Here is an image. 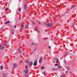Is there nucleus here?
I'll return each mask as SVG.
<instances>
[{"label":"nucleus","instance_id":"1","mask_svg":"<svg viewBox=\"0 0 77 77\" xmlns=\"http://www.w3.org/2000/svg\"><path fill=\"white\" fill-rule=\"evenodd\" d=\"M45 25L49 26V27H51L52 26H53V23H49L48 22H45Z\"/></svg>","mask_w":77,"mask_h":77},{"label":"nucleus","instance_id":"2","mask_svg":"<svg viewBox=\"0 0 77 77\" xmlns=\"http://www.w3.org/2000/svg\"><path fill=\"white\" fill-rule=\"evenodd\" d=\"M33 65V62L32 61H30L29 62V66L31 67Z\"/></svg>","mask_w":77,"mask_h":77},{"label":"nucleus","instance_id":"3","mask_svg":"<svg viewBox=\"0 0 77 77\" xmlns=\"http://www.w3.org/2000/svg\"><path fill=\"white\" fill-rule=\"evenodd\" d=\"M33 65L34 66H36V65H37V60L34 61Z\"/></svg>","mask_w":77,"mask_h":77},{"label":"nucleus","instance_id":"4","mask_svg":"<svg viewBox=\"0 0 77 77\" xmlns=\"http://www.w3.org/2000/svg\"><path fill=\"white\" fill-rule=\"evenodd\" d=\"M42 57H41L40 58V59L38 61L39 63H41L42 62Z\"/></svg>","mask_w":77,"mask_h":77},{"label":"nucleus","instance_id":"5","mask_svg":"<svg viewBox=\"0 0 77 77\" xmlns=\"http://www.w3.org/2000/svg\"><path fill=\"white\" fill-rule=\"evenodd\" d=\"M22 49L19 48L18 49V51H19V53H21V52H22Z\"/></svg>","mask_w":77,"mask_h":77},{"label":"nucleus","instance_id":"6","mask_svg":"<svg viewBox=\"0 0 77 77\" xmlns=\"http://www.w3.org/2000/svg\"><path fill=\"white\" fill-rule=\"evenodd\" d=\"M13 65V67H14V68H17V65L15 63H14Z\"/></svg>","mask_w":77,"mask_h":77},{"label":"nucleus","instance_id":"7","mask_svg":"<svg viewBox=\"0 0 77 77\" xmlns=\"http://www.w3.org/2000/svg\"><path fill=\"white\" fill-rule=\"evenodd\" d=\"M23 8L24 9H26V8H27V5L26 4H24Z\"/></svg>","mask_w":77,"mask_h":77},{"label":"nucleus","instance_id":"8","mask_svg":"<svg viewBox=\"0 0 77 77\" xmlns=\"http://www.w3.org/2000/svg\"><path fill=\"white\" fill-rule=\"evenodd\" d=\"M10 22L9 21H8L6 22H5V24H6L8 23H10Z\"/></svg>","mask_w":77,"mask_h":77},{"label":"nucleus","instance_id":"9","mask_svg":"<svg viewBox=\"0 0 77 77\" xmlns=\"http://www.w3.org/2000/svg\"><path fill=\"white\" fill-rule=\"evenodd\" d=\"M21 29H23V28H24V25H23V24H21Z\"/></svg>","mask_w":77,"mask_h":77},{"label":"nucleus","instance_id":"10","mask_svg":"<svg viewBox=\"0 0 77 77\" xmlns=\"http://www.w3.org/2000/svg\"><path fill=\"white\" fill-rule=\"evenodd\" d=\"M52 70L53 71H57V69H53Z\"/></svg>","mask_w":77,"mask_h":77},{"label":"nucleus","instance_id":"11","mask_svg":"<svg viewBox=\"0 0 77 77\" xmlns=\"http://www.w3.org/2000/svg\"><path fill=\"white\" fill-rule=\"evenodd\" d=\"M75 5H72L71 7V8L72 9L73 8H75Z\"/></svg>","mask_w":77,"mask_h":77},{"label":"nucleus","instance_id":"12","mask_svg":"<svg viewBox=\"0 0 77 77\" xmlns=\"http://www.w3.org/2000/svg\"><path fill=\"white\" fill-rule=\"evenodd\" d=\"M28 70H25L24 71V72L25 73H28Z\"/></svg>","mask_w":77,"mask_h":77},{"label":"nucleus","instance_id":"13","mask_svg":"<svg viewBox=\"0 0 77 77\" xmlns=\"http://www.w3.org/2000/svg\"><path fill=\"white\" fill-rule=\"evenodd\" d=\"M41 69H44V68H45V67L44 66H42L41 67Z\"/></svg>","mask_w":77,"mask_h":77},{"label":"nucleus","instance_id":"14","mask_svg":"<svg viewBox=\"0 0 77 77\" xmlns=\"http://www.w3.org/2000/svg\"><path fill=\"white\" fill-rule=\"evenodd\" d=\"M5 48V47L0 48V50H3Z\"/></svg>","mask_w":77,"mask_h":77},{"label":"nucleus","instance_id":"15","mask_svg":"<svg viewBox=\"0 0 77 77\" xmlns=\"http://www.w3.org/2000/svg\"><path fill=\"white\" fill-rule=\"evenodd\" d=\"M25 77H28V75H27V74L25 73Z\"/></svg>","mask_w":77,"mask_h":77},{"label":"nucleus","instance_id":"16","mask_svg":"<svg viewBox=\"0 0 77 77\" xmlns=\"http://www.w3.org/2000/svg\"><path fill=\"white\" fill-rule=\"evenodd\" d=\"M28 27H29V26L28 25H26V26L25 27V28L26 29H28Z\"/></svg>","mask_w":77,"mask_h":77},{"label":"nucleus","instance_id":"17","mask_svg":"<svg viewBox=\"0 0 77 77\" xmlns=\"http://www.w3.org/2000/svg\"><path fill=\"white\" fill-rule=\"evenodd\" d=\"M64 53L65 54H67V55H68V52H64Z\"/></svg>","mask_w":77,"mask_h":77},{"label":"nucleus","instance_id":"18","mask_svg":"<svg viewBox=\"0 0 77 77\" xmlns=\"http://www.w3.org/2000/svg\"><path fill=\"white\" fill-rule=\"evenodd\" d=\"M0 68H1V70H3V66H0Z\"/></svg>","mask_w":77,"mask_h":77},{"label":"nucleus","instance_id":"19","mask_svg":"<svg viewBox=\"0 0 77 77\" xmlns=\"http://www.w3.org/2000/svg\"><path fill=\"white\" fill-rule=\"evenodd\" d=\"M37 33H39V32H40V31L39 30H38L37 31Z\"/></svg>","mask_w":77,"mask_h":77},{"label":"nucleus","instance_id":"20","mask_svg":"<svg viewBox=\"0 0 77 77\" xmlns=\"http://www.w3.org/2000/svg\"><path fill=\"white\" fill-rule=\"evenodd\" d=\"M75 23H73L72 25V26H74V25H75Z\"/></svg>","mask_w":77,"mask_h":77},{"label":"nucleus","instance_id":"21","mask_svg":"<svg viewBox=\"0 0 77 77\" xmlns=\"http://www.w3.org/2000/svg\"><path fill=\"white\" fill-rule=\"evenodd\" d=\"M58 68H59V69H61L62 68V66H58Z\"/></svg>","mask_w":77,"mask_h":77},{"label":"nucleus","instance_id":"22","mask_svg":"<svg viewBox=\"0 0 77 77\" xmlns=\"http://www.w3.org/2000/svg\"><path fill=\"white\" fill-rule=\"evenodd\" d=\"M38 29V26H35V29Z\"/></svg>","mask_w":77,"mask_h":77},{"label":"nucleus","instance_id":"23","mask_svg":"<svg viewBox=\"0 0 77 77\" xmlns=\"http://www.w3.org/2000/svg\"><path fill=\"white\" fill-rule=\"evenodd\" d=\"M56 63H58V59H57L56 61Z\"/></svg>","mask_w":77,"mask_h":77},{"label":"nucleus","instance_id":"24","mask_svg":"<svg viewBox=\"0 0 77 77\" xmlns=\"http://www.w3.org/2000/svg\"><path fill=\"white\" fill-rule=\"evenodd\" d=\"M19 12H20V11H21V8H19Z\"/></svg>","mask_w":77,"mask_h":77},{"label":"nucleus","instance_id":"25","mask_svg":"<svg viewBox=\"0 0 77 77\" xmlns=\"http://www.w3.org/2000/svg\"><path fill=\"white\" fill-rule=\"evenodd\" d=\"M8 10V8H6L5 10V11H7Z\"/></svg>","mask_w":77,"mask_h":77},{"label":"nucleus","instance_id":"26","mask_svg":"<svg viewBox=\"0 0 77 77\" xmlns=\"http://www.w3.org/2000/svg\"><path fill=\"white\" fill-rule=\"evenodd\" d=\"M66 68L67 69H68V70L69 69V67H66Z\"/></svg>","mask_w":77,"mask_h":77},{"label":"nucleus","instance_id":"27","mask_svg":"<svg viewBox=\"0 0 77 77\" xmlns=\"http://www.w3.org/2000/svg\"><path fill=\"white\" fill-rule=\"evenodd\" d=\"M55 66H57V64H56L55 65Z\"/></svg>","mask_w":77,"mask_h":77},{"label":"nucleus","instance_id":"28","mask_svg":"<svg viewBox=\"0 0 77 77\" xmlns=\"http://www.w3.org/2000/svg\"><path fill=\"white\" fill-rule=\"evenodd\" d=\"M25 68L26 69H27V66H25Z\"/></svg>","mask_w":77,"mask_h":77},{"label":"nucleus","instance_id":"29","mask_svg":"<svg viewBox=\"0 0 77 77\" xmlns=\"http://www.w3.org/2000/svg\"><path fill=\"white\" fill-rule=\"evenodd\" d=\"M38 23H39V24H41V23H40V22H39V21H38Z\"/></svg>","mask_w":77,"mask_h":77},{"label":"nucleus","instance_id":"30","mask_svg":"<svg viewBox=\"0 0 77 77\" xmlns=\"http://www.w3.org/2000/svg\"><path fill=\"white\" fill-rule=\"evenodd\" d=\"M22 62H23V61L21 60V61L20 62V63H21Z\"/></svg>","mask_w":77,"mask_h":77},{"label":"nucleus","instance_id":"31","mask_svg":"<svg viewBox=\"0 0 77 77\" xmlns=\"http://www.w3.org/2000/svg\"><path fill=\"white\" fill-rule=\"evenodd\" d=\"M11 34H14V31H12Z\"/></svg>","mask_w":77,"mask_h":77},{"label":"nucleus","instance_id":"32","mask_svg":"<svg viewBox=\"0 0 77 77\" xmlns=\"http://www.w3.org/2000/svg\"><path fill=\"white\" fill-rule=\"evenodd\" d=\"M45 75H47V73H45Z\"/></svg>","mask_w":77,"mask_h":77},{"label":"nucleus","instance_id":"33","mask_svg":"<svg viewBox=\"0 0 77 77\" xmlns=\"http://www.w3.org/2000/svg\"><path fill=\"white\" fill-rule=\"evenodd\" d=\"M15 28H17V26L15 25L14 26Z\"/></svg>","mask_w":77,"mask_h":77},{"label":"nucleus","instance_id":"34","mask_svg":"<svg viewBox=\"0 0 77 77\" xmlns=\"http://www.w3.org/2000/svg\"><path fill=\"white\" fill-rule=\"evenodd\" d=\"M4 46H6V44H4Z\"/></svg>","mask_w":77,"mask_h":77},{"label":"nucleus","instance_id":"35","mask_svg":"<svg viewBox=\"0 0 77 77\" xmlns=\"http://www.w3.org/2000/svg\"><path fill=\"white\" fill-rule=\"evenodd\" d=\"M32 25H34L35 24H34V23H32Z\"/></svg>","mask_w":77,"mask_h":77},{"label":"nucleus","instance_id":"36","mask_svg":"<svg viewBox=\"0 0 77 77\" xmlns=\"http://www.w3.org/2000/svg\"><path fill=\"white\" fill-rule=\"evenodd\" d=\"M2 45H0V48H1V47H2Z\"/></svg>","mask_w":77,"mask_h":77},{"label":"nucleus","instance_id":"37","mask_svg":"<svg viewBox=\"0 0 77 77\" xmlns=\"http://www.w3.org/2000/svg\"><path fill=\"white\" fill-rule=\"evenodd\" d=\"M51 48V47L50 46H49V48Z\"/></svg>","mask_w":77,"mask_h":77},{"label":"nucleus","instance_id":"38","mask_svg":"<svg viewBox=\"0 0 77 77\" xmlns=\"http://www.w3.org/2000/svg\"><path fill=\"white\" fill-rule=\"evenodd\" d=\"M67 72H68V71H66L65 72L66 73H67Z\"/></svg>","mask_w":77,"mask_h":77},{"label":"nucleus","instance_id":"39","mask_svg":"<svg viewBox=\"0 0 77 77\" xmlns=\"http://www.w3.org/2000/svg\"><path fill=\"white\" fill-rule=\"evenodd\" d=\"M3 76L4 77H6V76H5V75H4Z\"/></svg>","mask_w":77,"mask_h":77},{"label":"nucleus","instance_id":"40","mask_svg":"<svg viewBox=\"0 0 77 77\" xmlns=\"http://www.w3.org/2000/svg\"><path fill=\"white\" fill-rule=\"evenodd\" d=\"M36 50V48L35 49H34L35 50Z\"/></svg>","mask_w":77,"mask_h":77},{"label":"nucleus","instance_id":"41","mask_svg":"<svg viewBox=\"0 0 77 77\" xmlns=\"http://www.w3.org/2000/svg\"><path fill=\"white\" fill-rule=\"evenodd\" d=\"M55 77H58L57 76H56Z\"/></svg>","mask_w":77,"mask_h":77},{"label":"nucleus","instance_id":"42","mask_svg":"<svg viewBox=\"0 0 77 77\" xmlns=\"http://www.w3.org/2000/svg\"><path fill=\"white\" fill-rule=\"evenodd\" d=\"M3 1H5V0H3Z\"/></svg>","mask_w":77,"mask_h":77},{"label":"nucleus","instance_id":"43","mask_svg":"<svg viewBox=\"0 0 77 77\" xmlns=\"http://www.w3.org/2000/svg\"><path fill=\"white\" fill-rule=\"evenodd\" d=\"M26 0V1H27V0Z\"/></svg>","mask_w":77,"mask_h":77},{"label":"nucleus","instance_id":"44","mask_svg":"<svg viewBox=\"0 0 77 77\" xmlns=\"http://www.w3.org/2000/svg\"><path fill=\"white\" fill-rule=\"evenodd\" d=\"M26 63H27V62H26Z\"/></svg>","mask_w":77,"mask_h":77},{"label":"nucleus","instance_id":"45","mask_svg":"<svg viewBox=\"0 0 77 77\" xmlns=\"http://www.w3.org/2000/svg\"><path fill=\"white\" fill-rule=\"evenodd\" d=\"M58 44H59V43H58Z\"/></svg>","mask_w":77,"mask_h":77},{"label":"nucleus","instance_id":"46","mask_svg":"<svg viewBox=\"0 0 77 77\" xmlns=\"http://www.w3.org/2000/svg\"><path fill=\"white\" fill-rule=\"evenodd\" d=\"M58 44H59V43H58Z\"/></svg>","mask_w":77,"mask_h":77}]
</instances>
